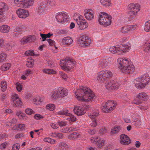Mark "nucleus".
<instances>
[{
  "label": "nucleus",
  "instance_id": "1",
  "mask_svg": "<svg viewBox=\"0 0 150 150\" xmlns=\"http://www.w3.org/2000/svg\"><path fill=\"white\" fill-rule=\"evenodd\" d=\"M75 94L77 99L83 102L92 101L95 97V94L91 90L83 86H80L79 89H77Z\"/></svg>",
  "mask_w": 150,
  "mask_h": 150
},
{
  "label": "nucleus",
  "instance_id": "2",
  "mask_svg": "<svg viewBox=\"0 0 150 150\" xmlns=\"http://www.w3.org/2000/svg\"><path fill=\"white\" fill-rule=\"evenodd\" d=\"M149 80V77L148 74H145L135 79V86L139 89H142L145 87Z\"/></svg>",
  "mask_w": 150,
  "mask_h": 150
},
{
  "label": "nucleus",
  "instance_id": "3",
  "mask_svg": "<svg viewBox=\"0 0 150 150\" xmlns=\"http://www.w3.org/2000/svg\"><path fill=\"white\" fill-rule=\"evenodd\" d=\"M68 93V91L67 89L63 87H59L57 90L54 92L52 96L54 100H56L65 97Z\"/></svg>",
  "mask_w": 150,
  "mask_h": 150
},
{
  "label": "nucleus",
  "instance_id": "4",
  "mask_svg": "<svg viewBox=\"0 0 150 150\" xmlns=\"http://www.w3.org/2000/svg\"><path fill=\"white\" fill-rule=\"evenodd\" d=\"M112 18L110 15L105 13L101 12L99 15L98 21L100 25L108 26L111 24Z\"/></svg>",
  "mask_w": 150,
  "mask_h": 150
},
{
  "label": "nucleus",
  "instance_id": "5",
  "mask_svg": "<svg viewBox=\"0 0 150 150\" xmlns=\"http://www.w3.org/2000/svg\"><path fill=\"white\" fill-rule=\"evenodd\" d=\"M139 5L138 4H131L129 5V9L130 10L128 13V19L129 21L135 18L137 12L139 11Z\"/></svg>",
  "mask_w": 150,
  "mask_h": 150
},
{
  "label": "nucleus",
  "instance_id": "6",
  "mask_svg": "<svg viewBox=\"0 0 150 150\" xmlns=\"http://www.w3.org/2000/svg\"><path fill=\"white\" fill-rule=\"evenodd\" d=\"M74 60L66 59L60 62V65L61 68L65 71H69L73 68L74 65Z\"/></svg>",
  "mask_w": 150,
  "mask_h": 150
},
{
  "label": "nucleus",
  "instance_id": "7",
  "mask_svg": "<svg viewBox=\"0 0 150 150\" xmlns=\"http://www.w3.org/2000/svg\"><path fill=\"white\" fill-rule=\"evenodd\" d=\"M69 16L65 12H60L56 14L55 18L57 21L60 23H64L69 21Z\"/></svg>",
  "mask_w": 150,
  "mask_h": 150
},
{
  "label": "nucleus",
  "instance_id": "8",
  "mask_svg": "<svg viewBox=\"0 0 150 150\" xmlns=\"http://www.w3.org/2000/svg\"><path fill=\"white\" fill-rule=\"evenodd\" d=\"M115 102L109 100L105 103V105L103 106L102 110L105 112H108L114 110L116 105Z\"/></svg>",
  "mask_w": 150,
  "mask_h": 150
},
{
  "label": "nucleus",
  "instance_id": "9",
  "mask_svg": "<svg viewBox=\"0 0 150 150\" xmlns=\"http://www.w3.org/2000/svg\"><path fill=\"white\" fill-rule=\"evenodd\" d=\"M78 43L81 47H86L89 45L91 42V40L87 36L82 35L78 40Z\"/></svg>",
  "mask_w": 150,
  "mask_h": 150
},
{
  "label": "nucleus",
  "instance_id": "10",
  "mask_svg": "<svg viewBox=\"0 0 150 150\" xmlns=\"http://www.w3.org/2000/svg\"><path fill=\"white\" fill-rule=\"evenodd\" d=\"M148 98L147 94L144 92L139 93L135 99L134 103L136 105L141 104L143 101H145Z\"/></svg>",
  "mask_w": 150,
  "mask_h": 150
},
{
  "label": "nucleus",
  "instance_id": "11",
  "mask_svg": "<svg viewBox=\"0 0 150 150\" xmlns=\"http://www.w3.org/2000/svg\"><path fill=\"white\" fill-rule=\"evenodd\" d=\"M106 88L108 90L111 89H117L120 86L119 83L116 80H111L105 84Z\"/></svg>",
  "mask_w": 150,
  "mask_h": 150
},
{
  "label": "nucleus",
  "instance_id": "12",
  "mask_svg": "<svg viewBox=\"0 0 150 150\" xmlns=\"http://www.w3.org/2000/svg\"><path fill=\"white\" fill-rule=\"evenodd\" d=\"M76 21L80 30H83L88 26V23L86 21L83 19L82 16H79L76 19Z\"/></svg>",
  "mask_w": 150,
  "mask_h": 150
},
{
  "label": "nucleus",
  "instance_id": "13",
  "mask_svg": "<svg viewBox=\"0 0 150 150\" xmlns=\"http://www.w3.org/2000/svg\"><path fill=\"white\" fill-rule=\"evenodd\" d=\"M124 69H126L125 72H122L124 74H132L134 71V65L131 64V62L129 61L128 63L126 64L125 65Z\"/></svg>",
  "mask_w": 150,
  "mask_h": 150
},
{
  "label": "nucleus",
  "instance_id": "14",
  "mask_svg": "<svg viewBox=\"0 0 150 150\" xmlns=\"http://www.w3.org/2000/svg\"><path fill=\"white\" fill-rule=\"evenodd\" d=\"M12 100L13 101L12 104L14 106L21 107L22 106V102L17 94H15L14 96H13Z\"/></svg>",
  "mask_w": 150,
  "mask_h": 150
},
{
  "label": "nucleus",
  "instance_id": "15",
  "mask_svg": "<svg viewBox=\"0 0 150 150\" xmlns=\"http://www.w3.org/2000/svg\"><path fill=\"white\" fill-rule=\"evenodd\" d=\"M16 13L18 16L21 18H25L29 15L28 11L21 8L18 10Z\"/></svg>",
  "mask_w": 150,
  "mask_h": 150
},
{
  "label": "nucleus",
  "instance_id": "16",
  "mask_svg": "<svg viewBox=\"0 0 150 150\" xmlns=\"http://www.w3.org/2000/svg\"><path fill=\"white\" fill-rule=\"evenodd\" d=\"M112 58L110 57L108 59H101L99 63L100 67H101L103 69L106 68L108 67L109 66V61L112 60Z\"/></svg>",
  "mask_w": 150,
  "mask_h": 150
},
{
  "label": "nucleus",
  "instance_id": "17",
  "mask_svg": "<svg viewBox=\"0 0 150 150\" xmlns=\"http://www.w3.org/2000/svg\"><path fill=\"white\" fill-rule=\"evenodd\" d=\"M73 111L78 116L84 115L86 112V110L85 108L81 106L75 107Z\"/></svg>",
  "mask_w": 150,
  "mask_h": 150
},
{
  "label": "nucleus",
  "instance_id": "18",
  "mask_svg": "<svg viewBox=\"0 0 150 150\" xmlns=\"http://www.w3.org/2000/svg\"><path fill=\"white\" fill-rule=\"evenodd\" d=\"M120 143L124 145H128L131 143L129 138L125 134H122L120 136Z\"/></svg>",
  "mask_w": 150,
  "mask_h": 150
},
{
  "label": "nucleus",
  "instance_id": "19",
  "mask_svg": "<svg viewBox=\"0 0 150 150\" xmlns=\"http://www.w3.org/2000/svg\"><path fill=\"white\" fill-rule=\"evenodd\" d=\"M25 27L23 25H18L14 29L13 32L14 35L16 37H17L22 33V30L25 29Z\"/></svg>",
  "mask_w": 150,
  "mask_h": 150
},
{
  "label": "nucleus",
  "instance_id": "20",
  "mask_svg": "<svg viewBox=\"0 0 150 150\" xmlns=\"http://www.w3.org/2000/svg\"><path fill=\"white\" fill-rule=\"evenodd\" d=\"M120 62L118 65V67L119 68L121 72H125L126 69H124L125 65H126V63H128L129 62L127 59H120Z\"/></svg>",
  "mask_w": 150,
  "mask_h": 150
},
{
  "label": "nucleus",
  "instance_id": "21",
  "mask_svg": "<svg viewBox=\"0 0 150 150\" xmlns=\"http://www.w3.org/2000/svg\"><path fill=\"white\" fill-rule=\"evenodd\" d=\"M34 0H23V7L26 8L33 6Z\"/></svg>",
  "mask_w": 150,
  "mask_h": 150
},
{
  "label": "nucleus",
  "instance_id": "22",
  "mask_svg": "<svg viewBox=\"0 0 150 150\" xmlns=\"http://www.w3.org/2000/svg\"><path fill=\"white\" fill-rule=\"evenodd\" d=\"M93 14L94 12L91 9L87 10L85 14V18L89 20H91L94 18Z\"/></svg>",
  "mask_w": 150,
  "mask_h": 150
},
{
  "label": "nucleus",
  "instance_id": "23",
  "mask_svg": "<svg viewBox=\"0 0 150 150\" xmlns=\"http://www.w3.org/2000/svg\"><path fill=\"white\" fill-rule=\"evenodd\" d=\"M94 142L98 148H100L103 146L105 141L102 139L97 138L94 140Z\"/></svg>",
  "mask_w": 150,
  "mask_h": 150
},
{
  "label": "nucleus",
  "instance_id": "24",
  "mask_svg": "<svg viewBox=\"0 0 150 150\" xmlns=\"http://www.w3.org/2000/svg\"><path fill=\"white\" fill-rule=\"evenodd\" d=\"M72 42L73 40L72 39L69 37L64 38L62 40V42L63 45H71Z\"/></svg>",
  "mask_w": 150,
  "mask_h": 150
},
{
  "label": "nucleus",
  "instance_id": "25",
  "mask_svg": "<svg viewBox=\"0 0 150 150\" xmlns=\"http://www.w3.org/2000/svg\"><path fill=\"white\" fill-rule=\"evenodd\" d=\"M137 114L136 113H134L132 115V118L134 120V121L132 122L133 124L136 127H139L142 124V122L140 121V119L139 120H137L135 117H134V115H136Z\"/></svg>",
  "mask_w": 150,
  "mask_h": 150
},
{
  "label": "nucleus",
  "instance_id": "26",
  "mask_svg": "<svg viewBox=\"0 0 150 150\" xmlns=\"http://www.w3.org/2000/svg\"><path fill=\"white\" fill-rule=\"evenodd\" d=\"M60 150H69L70 147L69 145L64 142H60L59 144Z\"/></svg>",
  "mask_w": 150,
  "mask_h": 150
},
{
  "label": "nucleus",
  "instance_id": "27",
  "mask_svg": "<svg viewBox=\"0 0 150 150\" xmlns=\"http://www.w3.org/2000/svg\"><path fill=\"white\" fill-rule=\"evenodd\" d=\"M80 134L76 132L72 133L68 136V138L70 139L74 140L79 137Z\"/></svg>",
  "mask_w": 150,
  "mask_h": 150
},
{
  "label": "nucleus",
  "instance_id": "28",
  "mask_svg": "<svg viewBox=\"0 0 150 150\" xmlns=\"http://www.w3.org/2000/svg\"><path fill=\"white\" fill-rule=\"evenodd\" d=\"M97 79L101 81L102 82H104L105 81H107L108 79L106 78L104 75L102 74L101 72H99L98 75Z\"/></svg>",
  "mask_w": 150,
  "mask_h": 150
},
{
  "label": "nucleus",
  "instance_id": "29",
  "mask_svg": "<svg viewBox=\"0 0 150 150\" xmlns=\"http://www.w3.org/2000/svg\"><path fill=\"white\" fill-rule=\"evenodd\" d=\"M100 72L106 77V78L108 80L109 79V78L111 77L112 75V72L109 70L102 71Z\"/></svg>",
  "mask_w": 150,
  "mask_h": 150
},
{
  "label": "nucleus",
  "instance_id": "30",
  "mask_svg": "<svg viewBox=\"0 0 150 150\" xmlns=\"http://www.w3.org/2000/svg\"><path fill=\"white\" fill-rule=\"evenodd\" d=\"M10 29V27L6 25H3L0 26L1 32L4 33L8 32Z\"/></svg>",
  "mask_w": 150,
  "mask_h": 150
},
{
  "label": "nucleus",
  "instance_id": "31",
  "mask_svg": "<svg viewBox=\"0 0 150 150\" xmlns=\"http://www.w3.org/2000/svg\"><path fill=\"white\" fill-rule=\"evenodd\" d=\"M100 3L106 7L110 6L111 5V0H100Z\"/></svg>",
  "mask_w": 150,
  "mask_h": 150
},
{
  "label": "nucleus",
  "instance_id": "32",
  "mask_svg": "<svg viewBox=\"0 0 150 150\" xmlns=\"http://www.w3.org/2000/svg\"><path fill=\"white\" fill-rule=\"evenodd\" d=\"M10 63H6L3 64L1 67V70L5 71L8 70L11 67Z\"/></svg>",
  "mask_w": 150,
  "mask_h": 150
},
{
  "label": "nucleus",
  "instance_id": "33",
  "mask_svg": "<svg viewBox=\"0 0 150 150\" xmlns=\"http://www.w3.org/2000/svg\"><path fill=\"white\" fill-rule=\"evenodd\" d=\"M99 115V111L98 110H96L91 114H89L88 116L91 119H94Z\"/></svg>",
  "mask_w": 150,
  "mask_h": 150
},
{
  "label": "nucleus",
  "instance_id": "34",
  "mask_svg": "<svg viewBox=\"0 0 150 150\" xmlns=\"http://www.w3.org/2000/svg\"><path fill=\"white\" fill-rule=\"evenodd\" d=\"M121 127L120 126H115L113 129L111 130V133L112 134H115L118 133L121 129Z\"/></svg>",
  "mask_w": 150,
  "mask_h": 150
},
{
  "label": "nucleus",
  "instance_id": "35",
  "mask_svg": "<svg viewBox=\"0 0 150 150\" xmlns=\"http://www.w3.org/2000/svg\"><path fill=\"white\" fill-rule=\"evenodd\" d=\"M68 110L65 108H64L62 110L59 111L57 113L60 115H68L69 113L68 112Z\"/></svg>",
  "mask_w": 150,
  "mask_h": 150
},
{
  "label": "nucleus",
  "instance_id": "36",
  "mask_svg": "<svg viewBox=\"0 0 150 150\" xmlns=\"http://www.w3.org/2000/svg\"><path fill=\"white\" fill-rule=\"evenodd\" d=\"M1 90L3 92L5 91L6 90L7 86V83L6 81H2L1 83Z\"/></svg>",
  "mask_w": 150,
  "mask_h": 150
},
{
  "label": "nucleus",
  "instance_id": "37",
  "mask_svg": "<svg viewBox=\"0 0 150 150\" xmlns=\"http://www.w3.org/2000/svg\"><path fill=\"white\" fill-rule=\"evenodd\" d=\"M7 6L5 3H0V9L3 11H5L7 9Z\"/></svg>",
  "mask_w": 150,
  "mask_h": 150
},
{
  "label": "nucleus",
  "instance_id": "38",
  "mask_svg": "<svg viewBox=\"0 0 150 150\" xmlns=\"http://www.w3.org/2000/svg\"><path fill=\"white\" fill-rule=\"evenodd\" d=\"M43 71L46 73L51 74H55L56 71L52 69H45L43 70Z\"/></svg>",
  "mask_w": 150,
  "mask_h": 150
},
{
  "label": "nucleus",
  "instance_id": "39",
  "mask_svg": "<svg viewBox=\"0 0 150 150\" xmlns=\"http://www.w3.org/2000/svg\"><path fill=\"white\" fill-rule=\"evenodd\" d=\"M7 55L4 53L2 52L0 54V62H3L6 59Z\"/></svg>",
  "mask_w": 150,
  "mask_h": 150
},
{
  "label": "nucleus",
  "instance_id": "40",
  "mask_svg": "<svg viewBox=\"0 0 150 150\" xmlns=\"http://www.w3.org/2000/svg\"><path fill=\"white\" fill-rule=\"evenodd\" d=\"M129 31L130 29H129V28L128 25L123 27L121 30V32L124 34L127 33Z\"/></svg>",
  "mask_w": 150,
  "mask_h": 150
},
{
  "label": "nucleus",
  "instance_id": "41",
  "mask_svg": "<svg viewBox=\"0 0 150 150\" xmlns=\"http://www.w3.org/2000/svg\"><path fill=\"white\" fill-rule=\"evenodd\" d=\"M46 108L47 109L53 111L55 109V106L54 104H49L46 105Z\"/></svg>",
  "mask_w": 150,
  "mask_h": 150
},
{
  "label": "nucleus",
  "instance_id": "42",
  "mask_svg": "<svg viewBox=\"0 0 150 150\" xmlns=\"http://www.w3.org/2000/svg\"><path fill=\"white\" fill-rule=\"evenodd\" d=\"M144 29L145 31H146L148 32L150 31V21H148L146 23Z\"/></svg>",
  "mask_w": 150,
  "mask_h": 150
},
{
  "label": "nucleus",
  "instance_id": "43",
  "mask_svg": "<svg viewBox=\"0 0 150 150\" xmlns=\"http://www.w3.org/2000/svg\"><path fill=\"white\" fill-rule=\"evenodd\" d=\"M117 47L115 46L111 47L110 48L109 50L110 52L112 53H116L117 52Z\"/></svg>",
  "mask_w": 150,
  "mask_h": 150
},
{
  "label": "nucleus",
  "instance_id": "44",
  "mask_svg": "<svg viewBox=\"0 0 150 150\" xmlns=\"http://www.w3.org/2000/svg\"><path fill=\"white\" fill-rule=\"evenodd\" d=\"M25 54L27 56H29V55L33 56L35 55L34 53V52L33 50L26 51L25 53Z\"/></svg>",
  "mask_w": 150,
  "mask_h": 150
},
{
  "label": "nucleus",
  "instance_id": "45",
  "mask_svg": "<svg viewBox=\"0 0 150 150\" xmlns=\"http://www.w3.org/2000/svg\"><path fill=\"white\" fill-rule=\"evenodd\" d=\"M29 42H32L35 41V38L34 35H32L28 36Z\"/></svg>",
  "mask_w": 150,
  "mask_h": 150
},
{
  "label": "nucleus",
  "instance_id": "46",
  "mask_svg": "<svg viewBox=\"0 0 150 150\" xmlns=\"http://www.w3.org/2000/svg\"><path fill=\"white\" fill-rule=\"evenodd\" d=\"M20 42L23 44H25L29 42L28 36L27 37H24L21 40Z\"/></svg>",
  "mask_w": 150,
  "mask_h": 150
},
{
  "label": "nucleus",
  "instance_id": "47",
  "mask_svg": "<svg viewBox=\"0 0 150 150\" xmlns=\"http://www.w3.org/2000/svg\"><path fill=\"white\" fill-rule=\"evenodd\" d=\"M25 112L28 115H31L33 113H34L35 112L32 109L30 108H27L25 111Z\"/></svg>",
  "mask_w": 150,
  "mask_h": 150
},
{
  "label": "nucleus",
  "instance_id": "48",
  "mask_svg": "<svg viewBox=\"0 0 150 150\" xmlns=\"http://www.w3.org/2000/svg\"><path fill=\"white\" fill-rule=\"evenodd\" d=\"M14 3L17 5H20L23 6V0H14Z\"/></svg>",
  "mask_w": 150,
  "mask_h": 150
},
{
  "label": "nucleus",
  "instance_id": "49",
  "mask_svg": "<svg viewBox=\"0 0 150 150\" xmlns=\"http://www.w3.org/2000/svg\"><path fill=\"white\" fill-rule=\"evenodd\" d=\"M16 88L17 90L19 92L21 91L22 88V86L18 82L16 83Z\"/></svg>",
  "mask_w": 150,
  "mask_h": 150
},
{
  "label": "nucleus",
  "instance_id": "50",
  "mask_svg": "<svg viewBox=\"0 0 150 150\" xmlns=\"http://www.w3.org/2000/svg\"><path fill=\"white\" fill-rule=\"evenodd\" d=\"M107 129L105 128V127L103 128H102L101 129L99 130L100 133L102 135H103L107 133Z\"/></svg>",
  "mask_w": 150,
  "mask_h": 150
},
{
  "label": "nucleus",
  "instance_id": "51",
  "mask_svg": "<svg viewBox=\"0 0 150 150\" xmlns=\"http://www.w3.org/2000/svg\"><path fill=\"white\" fill-rule=\"evenodd\" d=\"M88 132L89 134L91 135H93L95 133L96 130L94 128L89 129H88Z\"/></svg>",
  "mask_w": 150,
  "mask_h": 150
},
{
  "label": "nucleus",
  "instance_id": "52",
  "mask_svg": "<svg viewBox=\"0 0 150 150\" xmlns=\"http://www.w3.org/2000/svg\"><path fill=\"white\" fill-rule=\"evenodd\" d=\"M34 117L37 120H39L43 118V116L40 115V114H37L35 115Z\"/></svg>",
  "mask_w": 150,
  "mask_h": 150
},
{
  "label": "nucleus",
  "instance_id": "53",
  "mask_svg": "<svg viewBox=\"0 0 150 150\" xmlns=\"http://www.w3.org/2000/svg\"><path fill=\"white\" fill-rule=\"evenodd\" d=\"M8 145V144L6 142H4L1 144L0 145V148L1 149H5L6 146Z\"/></svg>",
  "mask_w": 150,
  "mask_h": 150
},
{
  "label": "nucleus",
  "instance_id": "54",
  "mask_svg": "<svg viewBox=\"0 0 150 150\" xmlns=\"http://www.w3.org/2000/svg\"><path fill=\"white\" fill-rule=\"evenodd\" d=\"M20 145L18 144H14L12 147L13 150H19Z\"/></svg>",
  "mask_w": 150,
  "mask_h": 150
},
{
  "label": "nucleus",
  "instance_id": "55",
  "mask_svg": "<svg viewBox=\"0 0 150 150\" xmlns=\"http://www.w3.org/2000/svg\"><path fill=\"white\" fill-rule=\"evenodd\" d=\"M34 64V63L32 61H28L26 63V65L29 67H33Z\"/></svg>",
  "mask_w": 150,
  "mask_h": 150
},
{
  "label": "nucleus",
  "instance_id": "56",
  "mask_svg": "<svg viewBox=\"0 0 150 150\" xmlns=\"http://www.w3.org/2000/svg\"><path fill=\"white\" fill-rule=\"evenodd\" d=\"M24 136V134L23 133H19L16 134L15 136V138L18 139L23 137Z\"/></svg>",
  "mask_w": 150,
  "mask_h": 150
},
{
  "label": "nucleus",
  "instance_id": "57",
  "mask_svg": "<svg viewBox=\"0 0 150 150\" xmlns=\"http://www.w3.org/2000/svg\"><path fill=\"white\" fill-rule=\"evenodd\" d=\"M58 123L60 126H64L66 125L67 124L66 122L62 121H59L58 122Z\"/></svg>",
  "mask_w": 150,
  "mask_h": 150
},
{
  "label": "nucleus",
  "instance_id": "58",
  "mask_svg": "<svg viewBox=\"0 0 150 150\" xmlns=\"http://www.w3.org/2000/svg\"><path fill=\"white\" fill-rule=\"evenodd\" d=\"M137 25H128V26L129 28V29L130 30H135L136 28Z\"/></svg>",
  "mask_w": 150,
  "mask_h": 150
},
{
  "label": "nucleus",
  "instance_id": "59",
  "mask_svg": "<svg viewBox=\"0 0 150 150\" xmlns=\"http://www.w3.org/2000/svg\"><path fill=\"white\" fill-rule=\"evenodd\" d=\"M60 76L63 79L67 80V75L64 73L62 72H61L60 73Z\"/></svg>",
  "mask_w": 150,
  "mask_h": 150
},
{
  "label": "nucleus",
  "instance_id": "60",
  "mask_svg": "<svg viewBox=\"0 0 150 150\" xmlns=\"http://www.w3.org/2000/svg\"><path fill=\"white\" fill-rule=\"evenodd\" d=\"M47 40L50 46H52L53 45H54L55 42L54 41L52 40L51 39H47Z\"/></svg>",
  "mask_w": 150,
  "mask_h": 150
},
{
  "label": "nucleus",
  "instance_id": "61",
  "mask_svg": "<svg viewBox=\"0 0 150 150\" xmlns=\"http://www.w3.org/2000/svg\"><path fill=\"white\" fill-rule=\"evenodd\" d=\"M116 50L117 51L116 53H117L118 54H121L124 52V51L123 50L121 49L119 47H117Z\"/></svg>",
  "mask_w": 150,
  "mask_h": 150
},
{
  "label": "nucleus",
  "instance_id": "62",
  "mask_svg": "<svg viewBox=\"0 0 150 150\" xmlns=\"http://www.w3.org/2000/svg\"><path fill=\"white\" fill-rule=\"evenodd\" d=\"M31 71L30 69L27 70L24 73L25 76H27L29 74H31Z\"/></svg>",
  "mask_w": 150,
  "mask_h": 150
},
{
  "label": "nucleus",
  "instance_id": "63",
  "mask_svg": "<svg viewBox=\"0 0 150 150\" xmlns=\"http://www.w3.org/2000/svg\"><path fill=\"white\" fill-rule=\"evenodd\" d=\"M48 65L50 67H52L54 66V62L52 61H49L47 62Z\"/></svg>",
  "mask_w": 150,
  "mask_h": 150
},
{
  "label": "nucleus",
  "instance_id": "64",
  "mask_svg": "<svg viewBox=\"0 0 150 150\" xmlns=\"http://www.w3.org/2000/svg\"><path fill=\"white\" fill-rule=\"evenodd\" d=\"M51 127L54 129H57L58 127V125L55 123H52L51 124Z\"/></svg>",
  "mask_w": 150,
  "mask_h": 150
}]
</instances>
